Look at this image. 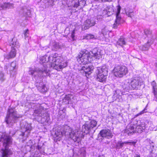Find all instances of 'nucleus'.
<instances>
[{"instance_id":"nucleus-1","label":"nucleus","mask_w":157,"mask_h":157,"mask_svg":"<svg viewBox=\"0 0 157 157\" xmlns=\"http://www.w3.org/2000/svg\"><path fill=\"white\" fill-rule=\"evenodd\" d=\"M97 123V121L95 120L90 122L86 121L82 126V131L77 132L73 130L67 125L63 126L62 127L63 134L66 137L70 138L75 142L78 143L81 141V138L84 136L83 133L87 134L92 130L94 131V128L96 126Z\"/></svg>"},{"instance_id":"nucleus-2","label":"nucleus","mask_w":157,"mask_h":157,"mask_svg":"<svg viewBox=\"0 0 157 157\" xmlns=\"http://www.w3.org/2000/svg\"><path fill=\"white\" fill-rule=\"evenodd\" d=\"M91 52L88 51H81L78 56L77 57V59L79 63L85 64L82 68V70L85 72L86 74L88 75L91 73V71L94 68L92 65H86L88 62L91 61V56H93L96 58H99L101 56L100 52L98 51L97 48H94Z\"/></svg>"},{"instance_id":"nucleus-3","label":"nucleus","mask_w":157,"mask_h":157,"mask_svg":"<svg viewBox=\"0 0 157 157\" xmlns=\"http://www.w3.org/2000/svg\"><path fill=\"white\" fill-rule=\"evenodd\" d=\"M63 60V57L57 54L48 57V61L51 63V67L58 71H60L67 66L66 62Z\"/></svg>"},{"instance_id":"nucleus-4","label":"nucleus","mask_w":157,"mask_h":157,"mask_svg":"<svg viewBox=\"0 0 157 157\" xmlns=\"http://www.w3.org/2000/svg\"><path fill=\"white\" fill-rule=\"evenodd\" d=\"M11 142V138L10 136L4 135L2 136L0 139V146L2 144L3 147L1 148L2 151L1 157H10L12 155V151L8 149Z\"/></svg>"},{"instance_id":"nucleus-5","label":"nucleus","mask_w":157,"mask_h":157,"mask_svg":"<svg viewBox=\"0 0 157 157\" xmlns=\"http://www.w3.org/2000/svg\"><path fill=\"white\" fill-rule=\"evenodd\" d=\"M33 116L36 121L41 122L43 124H48L50 120L49 114L41 107L35 109Z\"/></svg>"},{"instance_id":"nucleus-6","label":"nucleus","mask_w":157,"mask_h":157,"mask_svg":"<svg viewBox=\"0 0 157 157\" xmlns=\"http://www.w3.org/2000/svg\"><path fill=\"white\" fill-rule=\"evenodd\" d=\"M43 65V68H36L33 70L30 68L29 71V74L35 78V79L37 78L38 77L41 78L48 75L49 74V70H47V66L46 64H44Z\"/></svg>"},{"instance_id":"nucleus-7","label":"nucleus","mask_w":157,"mask_h":157,"mask_svg":"<svg viewBox=\"0 0 157 157\" xmlns=\"http://www.w3.org/2000/svg\"><path fill=\"white\" fill-rule=\"evenodd\" d=\"M14 108L8 109L5 121L9 125L12 126L15 122V120L19 117Z\"/></svg>"},{"instance_id":"nucleus-8","label":"nucleus","mask_w":157,"mask_h":157,"mask_svg":"<svg viewBox=\"0 0 157 157\" xmlns=\"http://www.w3.org/2000/svg\"><path fill=\"white\" fill-rule=\"evenodd\" d=\"M97 79L98 81L103 82L105 81L108 74V69L105 65L98 67L96 71Z\"/></svg>"},{"instance_id":"nucleus-9","label":"nucleus","mask_w":157,"mask_h":157,"mask_svg":"<svg viewBox=\"0 0 157 157\" xmlns=\"http://www.w3.org/2000/svg\"><path fill=\"white\" fill-rule=\"evenodd\" d=\"M31 130L32 127L31 124L25 121L23 125L21 126V131L19 134L20 136L23 137L22 139H24V138H26L28 136ZM24 141V139L22 140L23 142Z\"/></svg>"},{"instance_id":"nucleus-10","label":"nucleus","mask_w":157,"mask_h":157,"mask_svg":"<svg viewBox=\"0 0 157 157\" xmlns=\"http://www.w3.org/2000/svg\"><path fill=\"white\" fill-rule=\"evenodd\" d=\"M114 74L116 77L121 78L128 73L127 68L124 66H117L113 69Z\"/></svg>"},{"instance_id":"nucleus-11","label":"nucleus","mask_w":157,"mask_h":157,"mask_svg":"<svg viewBox=\"0 0 157 157\" xmlns=\"http://www.w3.org/2000/svg\"><path fill=\"white\" fill-rule=\"evenodd\" d=\"M121 10V6H118L117 8V11L116 13V19L113 25V28L115 29H117L119 25L124 22V21L121 19L120 15Z\"/></svg>"},{"instance_id":"nucleus-12","label":"nucleus","mask_w":157,"mask_h":157,"mask_svg":"<svg viewBox=\"0 0 157 157\" xmlns=\"http://www.w3.org/2000/svg\"><path fill=\"white\" fill-rule=\"evenodd\" d=\"M142 82L140 77L135 78L131 81V88L132 90H137L140 89Z\"/></svg>"},{"instance_id":"nucleus-13","label":"nucleus","mask_w":157,"mask_h":157,"mask_svg":"<svg viewBox=\"0 0 157 157\" xmlns=\"http://www.w3.org/2000/svg\"><path fill=\"white\" fill-rule=\"evenodd\" d=\"M62 127H59L55 131L53 136L55 141H57L61 140L64 135Z\"/></svg>"},{"instance_id":"nucleus-14","label":"nucleus","mask_w":157,"mask_h":157,"mask_svg":"<svg viewBox=\"0 0 157 157\" xmlns=\"http://www.w3.org/2000/svg\"><path fill=\"white\" fill-rule=\"evenodd\" d=\"M102 137L109 139L112 137L113 135L111 131L108 129H104L100 131L99 134Z\"/></svg>"},{"instance_id":"nucleus-15","label":"nucleus","mask_w":157,"mask_h":157,"mask_svg":"<svg viewBox=\"0 0 157 157\" xmlns=\"http://www.w3.org/2000/svg\"><path fill=\"white\" fill-rule=\"evenodd\" d=\"M146 125L144 121H140L136 127L135 132H137L139 133H142L143 130L145 129Z\"/></svg>"},{"instance_id":"nucleus-16","label":"nucleus","mask_w":157,"mask_h":157,"mask_svg":"<svg viewBox=\"0 0 157 157\" xmlns=\"http://www.w3.org/2000/svg\"><path fill=\"white\" fill-rule=\"evenodd\" d=\"M136 126L134 124H129L126 127L124 132L127 133L128 135H131L135 132V127Z\"/></svg>"},{"instance_id":"nucleus-17","label":"nucleus","mask_w":157,"mask_h":157,"mask_svg":"<svg viewBox=\"0 0 157 157\" xmlns=\"http://www.w3.org/2000/svg\"><path fill=\"white\" fill-rule=\"evenodd\" d=\"M36 85L37 88V89L40 92L44 93L47 91V88L46 87V86L42 82L39 83L37 82Z\"/></svg>"},{"instance_id":"nucleus-18","label":"nucleus","mask_w":157,"mask_h":157,"mask_svg":"<svg viewBox=\"0 0 157 157\" xmlns=\"http://www.w3.org/2000/svg\"><path fill=\"white\" fill-rule=\"evenodd\" d=\"M14 5L10 2L4 3L0 4V10H5L6 9L13 8Z\"/></svg>"},{"instance_id":"nucleus-19","label":"nucleus","mask_w":157,"mask_h":157,"mask_svg":"<svg viewBox=\"0 0 157 157\" xmlns=\"http://www.w3.org/2000/svg\"><path fill=\"white\" fill-rule=\"evenodd\" d=\"M95 22L93 20L87 19L86 21L84 24L85 30L88 29L90 27L94 25Z\"/></svg>"},{"instance_id":"nucleus-20","label":"nucleus","mask_w":157,"mask_h":157,"mask_svg":"<svg viewBox=\"0 0 157 157\" xmlns=\"http://www.w3.org/2000/svg\"><path fill=\"white\" fill-rule=\"evenodd\" d=\"M16 55L15 49L14 48H12L11 51L8 54L4 55L5 58L7 59L12 58L15 57Z\"/></svg>"},{"instance_id":"nucleus-21","label":"nucleus","mask_w":157,"mask_h":157,"mask_svg":"<svg viewBox=\"0 0 157 157\" xmlns=\"http://www.w3.org/2000/svg\"><path fill=\"white\" fill-rule=\"evenodd\" d=\"M125 38L123 36H121L118 40L116 44V46L118 47L119 46L123 47L124 45L126 44Z\"/></svg>"},{"instance_id":"nucleus-22","label":"nucleus","mask_w":157,"mask_h":157,"mask_svg":"<svg viewBox=\"0 0 157 157\" xmlns=\"http://www.w3.org/2000/svg\"><path fill=\"white\" fill-rule=\"evenodd\" d=\"M50 47L53 50L56 51L60 48L58 43L56 42H52L50 43Z\"/></svg>"},{"instance_id":"nucleus-23","label":"nucleus","mask_w":157,"mask_h":157,"mask_svg":"<svg viewBox=\"0 0 157 157\" xmlns=\"http://www.w3.org/2000/svg\"><path fill=\"white\" fill-rule=\"evenodd\" d=\"M10 44L12 47L18 48L19 47V43L16 38H13L10 43Z\"/></svg>"},{"instance_id":"nucleus-24","label":"nucleus","mask_w":157,"mask_h":157,"mask_svg":"<svg viewBox=\"0 0 157 157\" xmlns=\"http://www.w3.org/2000/svg\"><path fill=\"white\" fill-rule=\"evenodd\" d=\"M7 66H6L5 67V69L7 70L8 69L10 71H13L16 68V61H13L10 64V65L7 68Z\"/></svg>"},{"instance_id":"nucleus-25","label":"nucleus","mask_w":157,"mask_h":157,"mask_svg":"<svg viewBox=\"0 0 157 157\" xmlns=\"http://www.w3.org/2000/svg\"><path fill=\"white\" fill-rule=\"evenodd\" d=\"M21 13H23L24 16H29L30 12V10L27 9L25 7H24L21 10Z\"/></svg>"},{"instance_id":"nucleus-26","label":"nucleus","mask_w":157,"mask_h":157,"mask_svg":"<svg viewBox=\"0 0 157 157\" xmlns=\"http://www.w3.org/2000/svg\"><path fill=\"white\" fill-rule=\"evenodd\" d=\"M151 85L153 87V92L155 97L157 98L156 101H157V88L156 82L154 81H153L152 82Z\"/></svg>"},{"instance_id":"nucleus-27","label":"nucleus","mask_w":157,"mask_h":157,"mask_svg":"<svg viewBox=\"0 0 157 157\" xmlns=\"http://www.w3.org/2000/svg\"><path fill=\"white\" fill-rule=\"evenodd\" d=\"M122 87L124 90L128 91L129 90H132L131 88V84L128 82H125L122 85Z\"/></svg>"},{"instance_id":"nucleus-28","label":"nucleus","mask_w":157,"mask_h":157,"mask_svg":"<svg viewBox=\"0 0 157 157\" xmlns=\"http://www.w3.org/2000/svg\"><path fill=\"white\" fill-rule=\"evenodd\" d=\"M47 56L45 55L44 56H42L40 58V63H44L50 62L48 61V57Z\"/></svg>"},{"instance_id":"nucleus-29","label":"nucleus","mask_w":157,"mask_h":157,"mask_svg":"<svg viewBox=\"0 0 157 157\" xmlns=\"http://www.w3.org/2000/svg\"><path fill=\"white\" fill-rule=\"evenodd\" d=\"M125 141L122 142V141H118L116 145V148L118 149L121 148L124 145Z\"/></svg>"},{"instance_id":"nucleus-30","label":"nucleus","mask_w":157,"mask_h":157,"mask_svg":"<svg viewBox=\"0 0 157 157\" xmlns=\"http://www.w3.org/2000/svg\"><path fill=\"white\" fill-rule=\"evenodd\" d=\"M157 39V37L156 35L151 34V36H150L148 39V43L152 44L153 43L155 39Z\"/></svg>"},{"instance_id":"nucleus-31","label":"nucleus","mask_w":157,"mask_h":157,"mask_svg":"<svg viewBox=\"0 0 157 157\" xmlns=\"http://www.w3.org/2000/svg\"><path fill=\"white\" fill-rule=\"evenodd\" d=\"M151 44L150 43H148L147 42V44L141 46L140 48L142 50H148Z\"/></svg>"},{"instance_id":"nucleus-32","label":"nucleus","mask_w":157,"mask_h":157,"mask_svg":"<svg viewBox=\"0 0 157 157\" xmlns=\"http://www.w3.org/2000/svg\"><path fill=\"white\" fill-rule=\"evenodd\" d=\"M144 32L146 35L147 36L148 39L151 36L152 34V31L150 29H146L144 30Z\"/></svg>"},{"instance_id":"nucleus-33","label":"nucleus","mask_w":157,"mask_h":157,"mask_svg":"<svg viewBox=\"0 0 157 157\" xmlns=\"http://www.w3.org/2000/svg\"><path fill=\"white\" fill-rule=\"evenodd\" d=\"M94 37V35L91 34H88L85 36V39L89 40L91 39H93Z\"/></svg>"},{"instance_id":"nucleus-34","label":"nucleus","mask_w":157,"mask_h":157,"mask_svg":"<svg viewBox=\"0 0 157 157\" xmlns=\"http://www.w3.org/2000/svg\"><path fill=\"white\" fill-rule=\"evenodd\" d=\"M125 13L126 15L131 18H132L134 15V13L133 12H126Z\"/></svg>"},{"instance_id":"nucleus-35","label":"nucleus","mask_w":157,"mask_h":157,"mask_svg":"<svg viewBox=\"0 0 157 157\" xmlns=\"http://www.w3.org/2000/svg\"><path fill=\"white\" fill-rule=\"evenodd\" d=\"M5 79L4 74L2 71L0 72V80L2 82L4 81Z\"/></svg>"},{"instance_id":"nucleus-36","label":"nucleus","mask_w":157,"mask_h":157,"mask_svg":"<svg viewBox=\"0 0 157 157\" xmlns=\"http://www.w3.org/2000/svg\"><path fill=\"white\" fill-rule=\"evenodd\" d=\"M125 144H129L130 145H133L135 146L136 142L132 141L131 140L125 141Z\"/></svg>"},{"instance_id":"nucleus-37","label":"nucleus","mask_w":157,"mask_h":157,"mask_svg":"<svg viewBox=\"0 0 157 157\" xmlns=\"http://www.w3.org/2000/svg\"><path fill=\"white\" fill-rule=\"evenodd\" d=\"M73 7L75 8H77L79 6V2L78 0H75L74 2Z\"/></svg>"},{"instance_id":"nucleus-38","label":"nucleus","mask_w":157,"mask_h":157,"mask_svg":"<svg viewBox=\"0 0 157 157\" xmlns=\"http://www.w3.org/2000/svg\"><path fill=\"white\" fill-rule=\"evenodd\" d=\"M71 95L70 94L66 95L64 98V99L67 100V101L71 99Z\"/></svg>"},{"instance_id":"nucleus-39","label":"nucleus","mask_w":157,"mask_h":157,"mask_svg":"<svg viewBox=\"0 0 157 157\" xmlns=\"http://www.w3.org/2000/svg\"><path fill=\"white\" fill-rule=\"evenodd\" d=\"M43 145L41 146L39 144V143H38L37 146V148L40 151H43L44 150L43 149V148H44V147H43Z\"/></svg>"},{"instance_id":"nucleus-40","label":"nucleus","mask_w":157,"mask_h":157,"mask_svg":"<svg viewBox=\"0 0 157 157\" xmlns=\"http://www.w3.org/2000/svg\"><path fill=\"white\" fill-rule=\"evenodd\" d=\"M32 142L31 140H29L28 143H27V146L31 147L32 146Z\"/></svg>"},{"instance_id":"nucleus-41","label":"nucleus","mask_w":157,"mask_h":157,"mask_svg":"<svg viewBox=\"0 0 157 157\" xmlns=\"http://www.w3.org/2000/svg\"><path fill=\"white\" fill-rule=\"evenodd\" d=\"M146 109H144L142 111H141L139 113H138L137 114L136 116H139L144 113L145 112V110H146Z\"/></svg>"},{"instance_id":"nucleus-42","label":"nucleus","mask_w":157,"mask_h":157,"mask_svg":"<svg viewBox=\"0 0 157 157\" xmlns=\"http://www.w3.org/2000/svg\"><path fill=\"white\" fill-rule=\"evenodd\" d=\"M54 1L55 0H49L48 2L49 4L53 6L54 5L53 3Z\"/></svg>"},{"instance_id":"nucleus-43","label":"nucleus","mask_w":157,"mask_h":157,"mask_svg":"<svg viewBox=\"0 0 157 157\" xmlns=\"http://www.w3.org/2000/svg\"><path fill=\"white\" fill-rule=\"evenodd\" d=\"M98 14L99 15H98L97 17V19H102V16H101V13H98Z\"/></svg>"},{"instance_id":"nucleus-44","label":"nucleus","mask_w":157,"mask_h":157,"mask_svg":"<svg viewBox=\"0 0 157 157\" xmlns=\"http://www.w3.org/2000/svg\"><path fill=\"white\" fill-rule=\"evenodd\" d=\"M28 31H29L28 29H27L25 32L24 35H25V38L28 37Z\"/></svg>"},{"instance_id":"nucleus-45","label":"nucleus","mask_w":157,"mask_h":157,"mask_svg":"<svg viewBox=\"0 0 157 157\" xmlns=\"http://www.w3.org/2000/svg\"><path fill=\"white\" fill-rule=\"evenodd\" d=\"M95 1H98L99 2H105L106 1H108L110 2L112 1V0H95Z\"/></svg>"},{"instance_id":"nucleus-46","label":"nucleus","mask_w":157,"mask_h":157,"mask_svg":"<svg viewBox=\"0 0 157 157\" xmlns=\"http://www.w3.org/2000/svg\"><path fill=\"white\" fill-rule=\"evenodd\" d=\"M71 37L73 40H74V38L75 37V31L73 30L72 32L71 35Z\"/></svg>"},{"instance_id":"nucleus-47","label":"nucleus","mask_w":157,"mask_h":157,"mask_svg":"<svg viewBox=\"0 0 157 157\" xmlns=\"http://www.w3.org/2000/svg\"><path fill=\"white\" fill-rule=\"evenodd\" d=\"M33 105V106H32L31 108L33 109H34L35 108V106L36 105V104H35L33 103V105Z\"/></svg>"},{"instance_id":"nucleus-48","label":"nucleus","mask_w":157,"mask_h":157,"mask_svg":"<svg viewBox=\"0 0 157 157\" xmlns=\"http://www.w3.org/2000/svg\"><path fill=\"white\" fill-rule=\"evenodd\" d=\"M119 90H117L116 91H115V92L116 93V94H117V93L119 91Z\"/></svg>"},{"instance_id":"nucleus-49","label":"nucleus","mask_w":157,"mask_h":157,"mask_svg":"<svg viewBox=\"0 0 157 157\" xmlns=\"http://www.w3.org/2000/svg\"><path fill=\"white\" fill-rule=\"evenodd\" d=\"M121 98V96H120V95L118 96V98L120 99Z\"/></svg>"},{"instance_id":"nucleus-50","label":"nucleus","mask_w":157,"mask_h":157,"mask_svg":"<svg viewBox=\"0 0 157 157\" xmlns=\"http://www.w3.org/2000/svg\"><path fill=\"white\" fill-rule=\"evenodd\" d=\"M135 157H140V155H137L136 156H135Z\"/></svg>"},{"instance_id":"nucleus-51","label":"nucleus","mask_w":157,"mask_h":157,"mask_svg":"<svg viewBox=\"0 0 157 157\" xmlns=\"http://www.w3.org/2000/svg\"><path fill=\"white\" fill-rule=\"evenodd\" d=\"M156 68H157V63L156 64Z\"/></svg>"},{"instance_id":"nucleus-52","label":"nucleus","mask_w":157,"mask_h":157,"mask_svg":"<svg viewBox=\"0 0 157 157\" xmlns=\"http://www.w3.org/2000/svg\"><path fill=\"white\" fill-rule=\"evenodd\" d=\"M98 157H101L100 155H98Z\"/></svg>"}]
</instances>
